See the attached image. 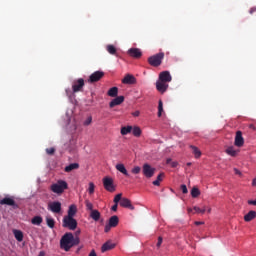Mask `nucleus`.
I'll return each instance as SVG.
<instances>
[{
	"mask_svg": "<svg viewBox=\"0 0 256 256\" xmlns=\"http://www.w3.org/2000/svg\"><path fill=\"white\" fill-rule=\"evenodd\" d=\"M79 243V237H75L73 233L68 232L65 233L60 239V248L66 252L71 251V248L75 247V245H79Z\"/></svg>",
	"mask_w": 256,
	"mask_h": 256,
	"instance_id": "f257e3e1",
	"label": "nucleus"
},
{
	"mask_svg": "<svg viewBox=\"0 0 256 256\" xmlns=\"http://www.w3.org/2000/svg\"><path fill=\"white\" fill-rule=\"evenodd\" d=\"M69 185L64 180H58L56 183L50 186L51 192L56 193L57 195H62L65 192V189H68Z\"/></svg>",
	"mask_w": 256,
	"mask_h": 256,
	"instance_id": "f03ea898",
	"label": "nucleus"
},
{
	"mask_svg": "<svg viewBox=\"0 0 256 256\" xmlns=\"http://www.w3.org/2000/svg\"><path fill=\"white\" fill-rule=\"evenodd\" d=\"M163 59H165V53L160 52L148 58V63L151 67H159L161 63H163Z\"/></svg>",
	"mask_w": 256,
	"mask_h": 256,
	"instance_id": "7ed1b4c3",
	"label": "nucleus"
},
{
	"mask_svg": "<svg viewBox=\"0 0 256 256\" xmlns=\"http://www.w3.org/2000/svg\"><path fill=\"white\" fill-rule=\"evenodd\" d=\"M62 227H64V229H69V231H75V229H77V220L69 216H64Z\"/></svg>",
	"mask_w": 256,
	"mask_h": 256,
	"instance_id": "20e7f679",
	"label": "nucleus"
},
{
	"mask_svg": "<svg viewBox=\"0 0 256 256\" xmlns=\"http://www.w3.org/2000/svg\"><path fill=\"white\" fill-rule=\"evenodd\" d=\"M105 77V72L98 70L92 73L88 78V83H97Z\"/></svg>",
	"mask_w": 256,
	"mask_h": 256,
	"instance_id": "39448f33",
	"label": "nucleus"
},
{
	"mask_svg": "<svg viewBox=\"0 0 256 256\" xmlns=\"http://www.w3.org/2000/svg\"><path fill=\"white\" fill-rule=\"evenodd\" d=\"M0 205H8V207H12L13 209H19V204L15 202V198H13V196L4 197L0 200Z\"/></svg>",
	"mask_w": 256,
	"mask_h": 256,
	"instance_id": "423d86ee",
	"label": "nucleus"
},
{
	"mask_svg": "<svg viewBox=\"0 0 256 256\" xmlns=\"http://www.w3.org/2000/svg\"><path fill=\"white\" fill-rule=\"evenodd\" d=\"M48 211H51V213H54L56 215L61 214V202L59 201H53L48 203L47 207Z\"/></svg>",
	"mask_w": 256,
	"mask_h": 256,
	"instance_id": "0eeeda50",
	"label": "nucleus"
},
{
	"mask_svg": "<svg viewBox=\"0 0 256 256\" xmlns=\"http://www.w3.org/2000/svg\"><path fill=\"white\" fill-rule=\"evenodd\" d=\"M156 169L151 167L148 163L144 164L142 167V173L147 179H151L155 175Z\"/></svg>",
	"mask_w": 256,
	"mask_h": 256,
	"instance_id": "6e6552de",
	"label": "nucleus"
},
{
	"mask_svg": "<svg viewBox=\"0 0 256 256\" xmlns=\"http://www.w3.org/2000/svg\"><path fill=\"white\" fill-rule=\"evenodd\" d=\"M103 185H104V189H106V191H109L110 193H113V191H115V185H113V178L104 177Z\"/></svg>",
	"mask_w": 256,
	"mask_h": 256,
	"instance_id": "1a4fd4ad",
	"label": "nucleus"
},
{
	"mask_svg": "<svg viewBox=\"0 0 256 256\" xmlns=\"http://www.w3.org/2000/svg\"><path fill=\"white\" fill-rule=\"evenodd\" d=\"M83 87H85V80L83 78H80L73 82L72 91L73 93H79V91H81Z\"/></svg>",
	"mask_w": 256,
	"mask_h": 256,
	"instance_id": "9d476101",
	"label": "nucleus"
},
{
	"mask_svg": "<svg viewBox=\"0 0 256 256\" xmlns=\"http://www.w3.org/2000/svg\"><path fill=\"white\" fill-rule=\"evenodd\" d=\"M234 145L236 147H243V145H245V139L243 138V132H241V131L236 132Z\"/></svg>",
	"mask_w": 256,
	"mask_h": 256,
	"instance_id": "9b49d317",
	"label": "nucleus"
},
{
	"mask_svg": "<svg viewBox=\"0 0 256 256\" xmlns=\"http://www.w3.org/2000/svg\"><path fill=\"white\" fill-rule=\"evenodd\" d=\"M173 78L171 77V73L169 71H163L159 74L158 81H162L164 83H171Z\"/></svg>",
	"mask_w": 256,
	"mask_h": 256,
	"instance_id": "f8f14e48",
	"label": "nucleus"
},
{
	"mask_svg": "<svg viewBox=\"0 0 256 256\" xmlns=\"http://www.w3.org/2000/svg\"><path fill=\"white\" fill-rule=\"evenodd\" d=\"M128 55L130 57H133L134 59H141L143 56V52H141V49L139 48H130L128 50Z\"/></svg>",
	"mask_w": 256,
	"mask_h": 256,
	"instance_id": "ddd939ff",
	"label": "nucleus"
},
{
	"mask_svg": "<svg viewBox=\"0 0 256 256\" xmlns=\"http://www.w3.org/2000/svg\"><path fill=\"white\" fill-rule=\"evenodd\" d=\"M156 89H157V91H159V93H165V91H167V89H169V83L158 80L156 82Z\"/></svg>",
	"mask_w": 256,
	"mask_h": 256,
	"instance_id": "4468645a",
	"label": "nucleus"
},
{
	"mask_svg": "<svg viewBox=\"0 0 256 256\" xmlns=\"http://www.w3.org/2000/svg\"><path fill=\"white\" fill-rule=\"evenodd\" d=\"M122 83L124 85H135V83H137V78H135V76L131 75V74H127L123 79H122Z\"/></svg>",
	"mask_w": 256,
	"mask_h": 256,
	"instance_id": "2eb2a0df",
	"label": "nucleus"
},
{
	"mask_svg": "<svg viewBox=\"0 0 256 256\" xmlns=\"http://www.w3.org/2000/svg\"><path fill=\"white\" fill-rule=\"evenodd\" d=\"M115 247H117V244L113 243L111 240H108L102 245L101 252L106 253V251H111L112 249H115Z\"/></svg>",
	"mask_w": 256,
	"mask_h": 256,
	"instance_id": "dca6fc26",
	"label": "nucleus"
},
{
	"mask_svg": "<svg viewBox=\"0 0 256 256\" xmlns=\"http://www.w3.org/2000/svg\"><path fill=\"white\" fill-rule=\"evenodd\" d=\"M120 206L124 207L125 209H130L131 211L135 210V206L131 204V200L128 198H122L120 201Z\"/></svg>",
	"mask_w": 256,
	"mask_h": 256,
	"instance_id": "f3484780",
	"label": "nucleus"
},
{
	"mask_svg": "<svg viewBox=\"0 0 256 256\" xmlns=\"http://www.w3.org/2000/svg\"><path fill=\"white\" fill-rule=\"evenodd\" d=\"M123 101H125V97L124 96H117L116 98H114L110 103H109V107L111 109H113V107H117V105H121V103H123Z\"/></svg>",
	"mask_w": 256,
	"mask_h": 256,
	"instance_id": "a211bd4d",
	"label": "nucleus"
},
{
	"mask_svg": "<svg viewBox=\"0 0 256 256\" xmlns=\"http://www.w3.org/2000/svg\"><path fill=\"white\" fill-rule=\"evenodd\" d=\"M75 215H77V206L75 204H72V205L69 206L68 214L65 217L74 218Z\"/></svg>",
	"mask_w": 256,
	"mask_h": 256,
	"instance_id": "6ab92c4d",
	"label": "nucleus"
},
{
	"mask_svg": "<svg viewBox=\"0 0 256 256\" xmlns=\"http://www.w3.org/2000/svg\"><path fill=\"white\" fill-rule=\"evenodd\" d=\"M255 218H256V211L251 210L244 216V221H246V223H249L250 221H253V219Z\"/></svg>",
	"mask_w": 256,
	"mask_h": 256,
	"instance_id": "aec40b11",
	"label": "nucleus"
},
{
	"mask_svg": "<svg viewBox=\"0 0 256 256\" xmlns=\"http://www.w3.org/2000/svg\"><path fill=\"white\" fill-rule=\"evenodd\" d=\"M116 169H117V171L122 173V175H125V177H130L129 172L127 171V168H125L124 164H121V163L117 164Z\"/></svg>",
	"mask_w": 256,
	"mask_h": 256,
	"instance_id": "412c9836",
	"label": "nucleus"
},
{
	"mask_svg": "<svg viewBox=\"0 0 256 256\" xmlns=\"http://www.w3.org/2000/svg\"><path fill=\"white\" fill-rule=\"evenodd\" d=\"M193 211H195V213H201L203 215L205 211H207V207L204 206L203 208H199L197 206H194L193 209L188 208V213H192Z\"/></svg>",
	"mask_w": 256,
	"mask_h": 256,
	"instance_id": "4be33fe9",
	"label": "nucleus"
},
{
	"mask_svg": "<svg viewBox=\"0 0 256 256\" xmlns=\"http://www.w3.org/2000/svg\"><path fill=\"white\" fill-rule=\"evenodd\" d=\"M108 225L110 227H117L119 225V217L116 215L110 217Z\"/></svg>",
	"mask_w": 256,
	"mask_h": 256,
	"instance_id": "5701e85b",
	"label": "nucleus"
},
{
	"mask_svg": "<svg viewBox=\"0 0 256 256\" xmlns=\"http://www.w3.org/2000/svg\"><path fill=\"white\" fill-rule=\"evenodd\" d=\"M225 153H227V155H230V157H237V153H239V151L235 150V147L229 146L225 150Z\"/></svg>",
	"mask_w": 256,
	"mask_h": 256,
	"instance_id": "b1692460",
	"label": "nucleus"
},
{
	"mask_svg": "<svg viewBox=\"0 0 256 256\" xmlns=\"http://www.w3.org/2000/svg\"><path fill=\"white\" fill-rule=\"evenodd\" d=\"M90 217L93 221H99V219H101V212H99V210H92L90 212Z\"/></svg>",
	"mask_w": 256,
	"mask_h": 256,
	"instance_id": "393cba45",
	"label": "nucleus"
},
{
	"mask_svg": "<svg viewBox=\"0 0 256 256\" xmlns=\"http://www.w3.org/2000/svg\"><path fill=\"white\" fill-rule=\"evenodd\" d=\"M13 235L16 239V241H18L19 243H21V241H23V232L21 230H13Z\"/></svg>",
	"mask_w": 256,
	"mask_h": 256,
	"instance_id": "a878e982",
	"label": "nucleus"
},
{
	"mask_svg": "<svg viewBox=\"0 0 256 256\" xmlns=\"http://www.w3.org/2000/svg\"><path fill=\"white\" fill-rule=\"evenodd\" d=\"M75 169H79V163H72L65 167L64 171L66 173H71V171H75Z\"/></svg>",
	"mask_w": 256,
	"mask_h": 256,
	"instance_id": "bb28decb",
	"label": "nucleus"
},
{
	"mask_svg": "<svg viewBox=\"0 0 256 256\" xmlns=\"http://www.w3.org/2000/svg\"><path fill=\"white\" fill-rule=\"evenodd\" d=\"M118 93H119V88H117V87H112V88H110V89L108 90L107 95H108L109 97H117Z\"/></svg>",
	"mask_w": 256,
	"mask_h": 256,
	"instance_id": "cd10ccee",
	"label": "nucleus"
},
{
	"mask_svg": "<svg viewBox=\"0 0 256 256\" xmlns=\"http://www.w3.org/2000/svg\"><path fill=\"white\" fill-rule=\"evenodd\" d=\"M131 131H133V126H124L121 128V135H129V133H131Z\"/></svg>",
	"mask_w": 256,
	"mask_h": 256,
	"instance_id": "c85d7f7f",
	"label": "nucleus"
},
{
	"mask_svg": "<svg viewBox=\"0 0 256 256\" xmlns=\"http://www.w3.org/2000/svg\"><path fill=\"white\" fill-rule=\"evenodd\" d=\"M165 177V173H160L157 176V179L155 181H153V185H155L156 187H159V185H161V181H163V178Z\"/></svg>",
	"mask_w": 256,
	"mask_h": 256,
	"instance_id": "c756f323",
	"label": "nucleus"
},
{
	"mask_svg": "<svg viewBox=\"0 0 256 256\" xmlns=\"http://www.w3.org/2000/svg\"><path fill=\"white\" fill-rule=\"evenodd\" d=\"M32 225H41L43 223V217L41 216H34L31 220Z\"/></svg>",
	"mask_w": 256,
	"mask_h": 256,
	"instance_id": "7c9ffc66",
	"label": "nucleus"
},
{
	"mask_svg": "<svg viewBox=\"0 0 256 256\" xmlns=\"http://www.w3.org/2000/svg\"><path fill=\"white\" fill-rule=\"evenodd\" d=\"M190 149H192V153H193V155H195L196 159H199V157H201V150H199V148L192 145V146H190Z\"/></svg>",
	"mask_w": 256,
	"mask_h": 256,
	"instance_id": "2f4dec72",
	"label": "nucleus"
},
{
	"mask_svg": "<svg viewBox=\"0 0 256 256\" xmlns=\"http://www.w3.org/2000/svg\"><path fill=\"white\" fill-rule=\"evenodd\" d=\"M46 225L50 228V229H55V219L51 218V217H46Z\"/></svg>",
	"mask_w": 256,
	"mask_h": 256,
	"instance_id": "473e14b6",
	"label": "nucleus"
},
{
	"mask_svg": "<svg viewBox=\"0 0 256 256\" xmlns=\"http://www.w3.org/2000/svg\"><path fill=\"white\" fill-rule=\"evenodd\" d=\"M106 51H108L110 55H117V48H115L112 44L106 46Z\"/></svg>",
	"mask_w": 256,
	"mask_h": 256,
	"instance_id": "72a5a7b5",
	"label": "nucleus"
},
{
	"mask_svg": "<svg viewBox=\"0 0 256 256\" xmlns=\"http://www.w3.org/2000/svg\"><path fill=\"white\" fill-rule=\"evenodd\" d=\"M200 195H201V191H199V188H197V187L192 188V190H191V196H192L194 199H197V197H199Z\"/></svg>",
	"mask_w": 256,
	"mask_h": 256,
	"instance_id": "f704fd0d",
	"label": "nucleus"
},
{
	"mask_svg": "<svg viewBox=\"0 0 256 256\" xmlns=\"http://www.w3.org/2000/svg\"><path fill=\"white\" fill-rule=\"evenodd\" d=\"M132 134L134 137H141V128H139V126H135L132 128Z\"/></svg>",
	"mask_w": 256,
	"mask_h": 256,
	"instance_id": "c9c22d12",
	"label": "nucleus"
},
{
	"mask_svg": "<svg viewBox=\"0 0 256 256\" xmlns=\"http://www.w3.org/2000/svg\"><path fill=\"white\" fill-rule=\"evenodd\" d=\"M88 193L89 195H93V193H95V184L93 182L89 183Z\"/></svg>",
	"mask_w": 256,
	"mask_h": 256,
	"instance_id": "e433bc0d",
	"label": "nucleus"
},
{
	"mask_svg": "<svg viewBox=\"0 0 256 256\" xmlns=\"http://www.w3.org/2000/svg\"><path fill=\"white\" fill-rule=\"evenodd\" d=\"M163 115V101H159L158 103V117H161Z\"/></svg>",
	"mask_w": 256,
	"mask_h": 256,
	"instance_id": "4c0bfd02",
	"label": "nucleus"
},
{
	"mask_svg": "<svg viewBox=\"0 0 256 256\" xmlns=\"http://www.w3.org/2000/svg\"><path fill=\"white\" fill-rule=\"evenodd\" d=\"M85 204H86V208H87L88 211H90V212L95 211L93 209V203H91L89 200H86Z\"/></svg>",
	"mask_w": 256,
	"mask_h": 256,
	"instance_id": "58836bf2",
	"label": "nucleus"
},
{
	"mask_svg": "<svg viewBox=\"0 0 256 256\" xmlns=\"http://www.w3.org/2000/svg\"><path fill=\"white\" fill-rule=\"evenodd\" d=\"M131 172L133 173V175H139L141 173V167L139 166H135Z\"/></svg>",
	"mask_w": 256,
	"mask_h": 256,
	"instance_id": "ea45409f",
	"label": "nucleus"
},
{
	"mask_svg": "<svg viewBox=\"0 0 256 256\" xmlns=\"http://www.w3.org/2000/svg\"><path fill=\"white\" fill-rule=\"evenodd\" d=\"M123 194H117L115 197H114V203L116 204H119V201L121 202V200L123 199Z\"/></svg>",
	"mask_w": 256,
	"mask_h": 256,
	"instance_id": "a19ab883",
	"label": "nucleus"
},
{
	"mask_svg": "<svg viewBox=\"0 0 256 256\" xmlns=\"http://www.w3.org/2000/svg\"><path fill=\"white\" fill-rule=\"evenodd\" d=\"M46 153H47V155H55V148H53V147L47 148Z\"/></svg>",
	"mask_w": 256,
	"mask_h": 256,
	"instance_id": "79ce46f5",
	"label": "nucleus"
},
{
	"mask_svg": "<svg viewBox=\"0 0 256 256\" xmlns=\"http://www.w3.org/2000/svg\"><path fill=\"white\" fill-rule=\"evenodd\" d=\"M181 191H182V193H184V194L189 193V190H187V185L182 184V185H181Z\"/></svg>",
	"mask_w": 256,
	"mask_h": 256,
	"instance_id": "37998d69",
	"label": "nucleus"
},
{
	"mask_svg": "<svg viewBox=\"0 0 256 256\" xmlns=\"http://www.w3.org/2000/svg\"><path fill=\"white\" fill-rule=\"evenodd\" d=\"M163 244V237H158V242L156 244V247L159 249V247H161V245Z\"/></svg>",
	"mask_w": 256,
	"mask_h": 256,
	"instance_id": "c03bdc74",
	"label": "nucleus"
},
{
	"mask_svg": "<svg viewBox=\"0 0 256 256\" xmlns=\"http://www.w3.org/2000/svg\"><path fill=\"white\" fill-rule=\"evenodd\" d=\"M93 121L92 117H88L85 121H84V125H91V122Z\"/></svg>",
	"mask_w": 256,
	"mask_h": 256,
	"instance_id": "a18cd8bd",
	"label": "nucleus"
},
{
	"mask_svg": "<svg viewBox=\"0 0 256 256\" xmlns=\"http://www.w3.org/2000/svg\"><path fill=\"white\" fill-rule=\"evenodd\" d=\"M234 173L235 175H239V177H243V173H241L240 170L237 168H234Z\"/></svg>",
	"mask_w": 256,
	"mask_h": 256,
	"instance_id": "49530a36",
	"label": "nucleus"
},
{
	"mask_svg": "<svg viewBox=\"0 0 256 256\" xmlns=\"http://www.w3.org/2000/svg\"><path fill=\"white\" fill-rule=\"evenodd\" d=\"M111 227L113 226H111L110 224L106 225L104 228L105 233H109V231H111Z\"/></svg>",
	"mask_w": 256,
	"mask_h": 256,
	"instance_id": "de8ad7c7",
	"label": "nucleus"
},
{
	"mask_svg": "<svg viewBox=\"0 0 256 256\" xmlns=\"http://www.w3.org/2000/svg\"><path fill=\"white\" fill-rule=\"evenodd\" d=\"M248 205H254L256 207V199L255 200H248Z\"/></svg>",
	"mask_w": 256,
	"mask_h": 256,
	"instance_id": "09e8293b",
	"label": "nucleus"
},
{
	"mask_svg": "<svg viewBox=\"0 0 256 256\" xmlns=\"http://www.w3.org/2000/svg\"><path fill=\"white\" fill-rule=\"evenodd\" d=\"M171 167L175 168L179 165V163L177 161L171 162Z\"/></svg>",
	"mask_w": 256,
	"mask_h": 256,
	"instance_id": "8fccbe9b",
	"label": "nucleus"
},
{
	"mask_svg": "<svg viewBox=\"0 0 256 256\" xmlns=\"http://www.w3.org/2000/svg\"><path fill=\"white\" fill-rule=\"evenodd\" d=\"M250 15H253V13H256V7H252L249 11Z\"/></svg>",
	"mask_w": 256,
	"mask_h": 256,
	"instance_id": "3c124183",
	"label": "nucleus"
},
{
	"mask_svg": "<svg viewBox=\"0 0 256 256\" xmlns=\"http://www.w3.org/2000/svg\"><path fill=\"white\" fill-rule=\"evenodd\" d=\"M118 205H119V204L115 203V204L112 206L111 210H112V211H117Z\"/></svg>",
	"mask_w": 256,
	"mask_h": 256,
	"instance_id": "603ef678",
	"label": "nucleus"
},
{
	"mask_svg": "<svg viewBox=\"0 0 256 256\" xmlns=\"http://www.w3.org/2000/svg\"><path fill=\"white\" fill-rule=\"evenodd\" d=\"M249 129H252V131H256V126L254 124H250Z\"/></svg>",
	"mask_w": 256,
	"mask_h": 256,
	"instance_id": "864d4df0",
	"label": "nucleus"
},
{
	"mask_svg": "<svg viewBox=\"0 0 256 256\" xmlns=\"http://www.w3.org/2000/svg\"><path fill=\"white\" fill-rule=\"evenodd\" d=\"M166 163H167V165H171V163H173V161L171 160V158H168V159L166 160Z\"/></svg>",
	"mask_w": 256,
	"mask_h": 256,
	"instance_id": "5fc2aeb1",
	"label": "nucleus"
},
{
	"mask_svg": "<svg viewBox=\"0 0 256 256\" xmlns=\"http://www.w3.org/2000/svg\"><path fill=\"white\" fill-rule=\"evenodd\" d=\"M195 225H205V222H201V221H196Z\"/></svg>",
	"mask_w": 256,
	"mask_h": 256,
	"instance_id": "6e6d98bb",
	"label": "nucleus"
},
{
	"mask_svg": "<svg viewBox=\"0 0 256 256\" xmlns=\"http://www.w3.org/2000/svg\"><path fill=\"white\" fill-rule=\"evenodd\" d=\"M66 95H67L68 97H71V90L67 89V90H66Z\"/></svg>",
	"mask_w": 256,
	"mask_h": 256,
	"instance_id": "4d7b16f0",
	"label": "nucleus"
},
{
	"mask_svg": "<svg viewBox=\"0 0 256 256\" xmlns=\"http://www.w3.org/2000/svg\"><path fill=\"white\" fill-rule=\"evenodd\" d=\"M252 187H256V177L252 180Z\"/></svg>",
	"mask_w": 256,
	"mask_h": 256,
	"instance_id": "13d9d810",
	"label": "nucleus"
},
{
	"mask_svg": "<svg viewBox=\"0 0 256 256\" xmlns=\"http://www.w3.org/2000/svg\"><path fill=\"white\" fill-rule=\"evenodd\" d=\"M133 116H134V117H139V111H135V112L133 113Z\"/></svg>",
	"mask_w": 256,
	"mask_h": 256,
	"instance_id": "bf43d9fd",
	"label": "nucleus"
},
{
	"mask_svg": "<svg viewBox=\"0 0 256 256\" xmlns=\"http://www.w3.org/2000/svg\"><path fill=\"white\" fill-rule=\"evenodd\" d=\"M187 166H188V167H191V162H188V163H187Z\"/></svg>",
	"mask_w": 256,
	"mask_h": 256,
	"instance_id": "052dcab7",
	"label": "nucleus"
},
{
	"mask_svg": "<svg viewBox=\"0 0 256 256\" xmlns=\"http://www.w3.org/2000/svg\"><path fill=\"white\" fill-rule=\"evenodd\" d=\"M207 212H208V213H211V208H208Z\"/></svg>",
	"mask_w": 256,
	"mask_h": 256,
	"instance_id": "680f3d73",
	"label": "nucleus"
}]
</instances>
